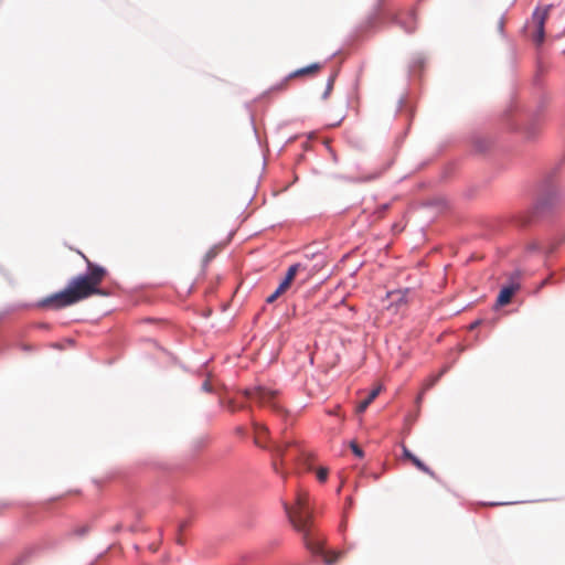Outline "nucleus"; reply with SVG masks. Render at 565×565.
<instances>
[{"instance_id":"nucleus-1","label":"nucleus","mask_w":565,"mask_h":565,"mask_svg":"<svg viewBox=\"0 0 565 565\" xmlns=\"http://www.w3.org/2000/svg\"><path fill=\"white\" fill-rule=\"evenodd\" d=\"M87 265V273L78 275L71 279L67 287L53 294L42 300L43 307L52 309H62L72 306L81 300L98 295L104 296L105 292L100 289V284L107 275V270L93 263L85 254L78 252Z\"/></svg>"},{"instance_id":"nucleus-2","label":"nucleus","mask_w":565,"mask_h":565,"mask_svg":"<svg viewBox=\"0 0 565 565\" xmlns=\"http://www.w3.org/2000/svg\"><path fill=\"white\" fill-rule=\"evenodd\" d=\"M385 21L399 25L408 33L416 29V17L414 10L404 12L388 4L385 0H377L373 10L366 15L362 28L363 30H370Z\"/></svg>"},{"instance_id":"nucleus-3","label":"nucleus","mask_w":565,"mask_h":565,"mask_svg":"<svg viewBox=\"0 0 565 565\" xmlns=\"http://www.w3.org/2000/svg\"><path fill=\"white\" fill-rule=\"evenodd\" d=\"M285 511L294 527L303 535L307 541L311 532V512L308 508V493L299 490L294 507L284 503Z\"/></svg>"},{"instance_id":"nucleus-4","label":"nucleus","mask_w":565,"mask_h":565,"mask_svg":"<svg viewBox=\"0 0 565 565\" xmlns=\"http://www.w3.org/2000/svg\"><path fill=\"white\" fill-rule=\"evenodd\" d=\"M245 395L250 401L256 402L260 406L271 408L276 413H285L284 407L278 401V392L263 386H256L245 391Z\"/></svg>"},{"instance_id":"nucleus-5","label":"nucleus","mask_w":565,"mask_h":565,"mask_svg":"<svg viewBox=\"0 0 565 565\" xmlns=\"http://www.w3.org/2000/svg\"><path fill=\"white\" fill-rule=\"evenodd\" d=\"M321 268V265H310L307 263H297L291 265L281 284L285 285L288 289L290 288L292 281L296 279L297 275L301 276L300 282L306 284L311 277H313Z\"/></svg>"},{"instance_id":"nucleus-6","label":"nucleus","mask_w":565,"mask_h":565,"mask_svg":"<svg viewBox=\"0 0 565 565\" xmlns=\"http://www.w3.org/2000/svg\"><path fill=\"white\" fill-rule=\"evenodd\" d=\"M321 268V265H310L307 263H297L291 265L281 284L285 285L288 289L290 288L292 281L296 279L297 275L301 276L300 282L306 284L311 277H313Z\"/></svg>"},{"instance_id":"nucleus-7","label":"nucleus","mask_w":565,"mask_h":565,"mask_svg":"<svg viewBox=\"0 0 565 565\" xmlns=\"http://www.w3.org/2000/svg\"><path fill=\"white\" fill-rule=\"evenodd\" d=\"M321 268V265H310L307 263H297L291 265L281 284L285 285L288 289L290 288L292 281L296 279L297 275L301 276L300 282L306 284L311 277H313Z\"/></svg>"},{"instance_id":"nucleus-8","label":"nucleus","mask_w":565,"mask_h":565,"mask_svg":"<svg viewBox=\"0 0 565 565\" xmlns=\"http://www.w3.org/2000/svg\"><path fill=\"white\" fill-rule=\"evenodd\" d=\"M550 10H551V6H547L543 9H537L534 11L533 17H532L533 23L535 24V31L533 33V41L539 45L542 44L544 41V35H545L544 24L548 17Z\"/></svg>"},{"instance_id":"nucleus-9","label":"nucleus","mask_w":565,"mask_h":565,"mask_svg":"<svg viewBox=\"0 0 565 565\" xmlns=\"http://www.w3.org/2000/svg\"><path fill=\"white\" fill-rule=\"evenodd\" d=\"M408 289L390 291L387 294V298L391 301L388 308H393L394 312H397L401 307L406 306V303L408 302Z\"/></svg>"},{"instance_id":"nucleus-10","label":"nucleus","mask_w":565,"mask_h":565,"mask_svg":"<svg viewBox=\"0 0 565 565\" xmlns=\"http://www.w3.org/2000/svg\"><path fill=\"white\" fill-rule=\"evenodd\" d=\"M519 289L520 284L516 281H512L508 286L502 287L498 295L497 305L502 307L510 303L512 297Z\"/></svg>"},{"instance_id":"nucleus-11","label":"nucleus","mask_w":565,"mask_h":565,"mask_svg":"<svg viewBox=\"0 0 565 565\" xmlns=\"http://www.w3.org/2000/svg\"><path fill=\"white\" fill-rule=\"evenodd\" d=\"M321 68H322L321 64L313 63L306 67L296 70L295 72L290 73L289 76L280 84V87L286 88L288 86L289 79H291V78L299 77V76L313 75V74H317Z\"/></svg>"},{"instance_id":"nucleus-12","label":"nucleus","mask_w":565,"mask_h":565,"mask_svg":"<svg viewBox=\"0 0 565 565\" xmlns=\"http://www.w3.org/2000/svg\"><path fill=\"white\" fill-rule=\"evenodd\" d=\"M276 455L280 458V463L284 465L287 459L296 460L298 458V451H295L288 444L285 448L277 447Z\"/></svg>"},{"instance_id":"nucleus-13","label":"nucleus","mask_w":565,"mask_h":565,"mask_svg":"<svg viewBox=\"0 0 565 565\" xmlns=\"http://www.w3.org/2000/svg\"><path fill=\"white\" fill-rule=\"evenodd\" d=\"M380 392H381V387L380 386L373 388L369 393V395L363 401L360 402V404L356 407V412L358 413L365 412V409L369 407V405L379 396Z\"/></svg>"},{"instance_id":"nucleus-14","label":"nucleus","mask_w":565,"mask_h":565,"mask_svg":"<svg viewBox=\"0 0 565 565\" xmlns=\"http://www.w3.org/2000/svg\"><path fill=\"white\" fill-rule=\"evenodd\" d=\"M411 461L420 471L429 475L430 477H435V472L428 466H426L420 459H418L416 456L412 457Z\"/></svg>"},{"instance_id":"nucleus-15","label":"nucleus","mask_w":565,"mask_h":565,"mask_svg":"<svg viewBox=\"0 0 565 565\" xmlns=\"http://www.w3.org/2000/svg\"><path fill=\"white\" fill-rule=\"evenodd\" d=\"M411 461L420 471L429 475L430 477H435V472L428 466H426L420 459H418L416 456L412 457Z\"/></svg>"},{"instance_id":"nucleus-16","label":"nucleus","mask_w":565,"mask_h":565,"mask_svg":"<svg viewBox=\"0 0 565 565\" xmlns=\"http://www.w3.org/2000/svg\"><path fill=\"white\" fill-rule=\"evenodd\" d=\"M288 290V288L282 285L281 282L279 284V286L277 287V289L267 297L266 299V302L267 303H273L275 302L281 295H284L286 291Z\"/></svg>"},{"instance_id":"nucleus-17","label":"nucleus","mask_w":565,"mask_h":565,"mask_svg":"<svg viewBox=\"0 0 565 565\" xmlns=\"http://www.w3.org/2000/svg\"><path fill=\"white\" fill-rule=\"evenodd\" d=\"M288 290V288L282 285L281 282L279 284V286L277 287V289L267 297L266 299V302L267 303H273L275 302L281 295H284L286 291Z\"/></svg>"},{"instance_id":"nucleus-18","label":"nucleus","mask_w":565,"mask_h":565,"mask_svg":"<svg viewBox=\"0 0 565 565\" xmlns=\"http://www.w3.org/2000/svg\"><path fill=\"white\" fill-rule=\"evenodd\" d=\"M288 290V288L282 285L281 282L279 284V286L277 287V289L267 297L266 299V302L267 303H273L275 302L281 295H284L286 291Z\"/></svg>"},{"instance_id":"nucleus-19","label":"nucleus","mask_w":565,"mask_h":565,"mask_svg":"<svg viewBox=\"0 0 565 565\" xmlns=\"http://www.w3.org/2000/svg\"><path fill=\"white\" fill-rule=\"evenodd\" d=\"M288 290V288L282 285L281 282L279 284V286L277 287V289L267 297L266 299V302L267 303H273L275 302L281 295H284L286 291Z\"/></svg>"},{"instance_id":"nucleus-20","label":"nucleus","mask_w":565,"mask_h":565,"mask_svg":"<svg viewBox=\"0 0 565 565\" xmlns=\"http://www.w3.org/2000/svg\"><path fill=\"white\" fill-rule=\"evenodd\" d=\"M288 290V288L282 285L281 282L279 284V286L277 287V289L267 297L266 299V302L267 303H273L275 302L281 295H284L286 291Z\"/></svg>"},{"instance_id":"nucleus-21","label":"nucleus","mask_w":565,"mask_h":565,"mask_svg":"<svg viewBox=\"0 0 565 565\" xmlns=\"http://www.w3.org/2000/svg\"><path fill=\"white\" fill-rule=\"evenodd\" d=\"M288 290V288L282 285L281 282L279 284V286L277 287V289L267 297L266 299V302L267 303H273L275 302L281 295H284L286 291Z\"/></svg>"},{"instance_id":"nucleus-22","label":"nucleus","mask_w":565,"mask_h":565,"mask_svg":"<svg viewBox=\"0 0 565 565\" xmlns=\"http://www.w3.org/2000/svg\"><path fill=\"white\" fill-rule=\"evenodd\" d=\"M343 552H327L323 555V559L326 564L332 565L334 564L339 558L343 556Z\"/></svg>"},{"instance_id":"nucleus-23","label":"nucleus","mask_w":565,"mask_h":565,"mask_svg":"<svg viewBox=\"0 0 565 565\" xmlns=\"http://www.w3.org/2000/svg\"><path fill=\"white\" fill-rule=\"evenodd\" d=\"M334 79H335V74H334V75H332V76L329 78L328 83H327V88H326V90H324V93H323V95H322V98H323V99H327V98L329 97V95L331 94V92H332V89H333V85H334Z\"/></svg>"},{"instance_id":"nucleus-24","label":"nucleus","mask_w":565,"mask_h":565,"mask_svg":"<svg viewBox=\"0 0 565 565\" xmlns=\"http://www.w3.org/2000/svg\"><path fill=\"white\" fill-rule=\"evenodd\" d=\"M441 374H443V372H441V373H439V374H437V375H435V376L429 377V379L426 381V383L424 384L423 390H424V391H427V390L431 388V387H433V386L438 382V380H439V377H440V375H441Z\"/></svg>"},{"instance_id":"nucleus-25","label":"nucleus","mask_w":565,"mask_h":565,"mask_svg":"<svg viewBox=\"0 0 565 565\" xmlns=\"http://www.w3.org/2000/svg\"><path fill=\"white\" fill-rule=\"evenodd\" d=\"M329 470L324 467H321L317 470V478L320 482H324L328 478Z\"/></svg>"},{"instance_id":"nucleus-26","label":"nucleus","mask_w":565,"mask_h":565,"mask_svg":"<svg viewBox=\"0 0 565 565\" xmlns=\"http://www.w3.org/2000/svg\"><path fill=\"white\" fill-rule=\"evenodd\" d=\"M351 449L356 457L363 456L362 449L355 443H351Z\"/></svg>"},{"instance_id":"nucleus-27","label":"nucleus","mask_w":565,"mask_h":565,"mask_svg":"<svg viewBox=\"0 0 565 565\" xmlns=\"http://www.w3.org/2000/svg\"><path fill=\"white\" fill-rule=\"evenodd\" d=\"M403 455L408 460H412V457H415L406 447H403Z\"/></svg>"},{"instance_id":"nucleus-28","label":"nucleus","mask_w":565,"mask_h":565,"mask_svg":"<svg viewBox=\"0 0 565 565\" xmlns=\"http://www.w3.org/2000/svg\"><path fill=\"white\" fill-rule=\"evenodd\" d=\"M329 415L340 416L339 414V407H335L334 409L328 411Z\"/></svg>"},{"instance_id":"nucleus-29","label":"nucleus","mask_w":565,"mask_h":565,"mask_svg":"<svg viewBox=\"0 0 565 565\" xmlns=\"http://www.w3.org/2000/svg\"><path fill=\"white\" fill-rule=\"evenodd\" d=\"M273 465H274V469H275L276 471H278V468H277V461H276V460L274 461V463H273Z\"/></svg>"},{"instance_id":"nucleus-30","label":"nucleus","mask_w":565,"mask_h":565,"mask_svg":"<svg viewBox=\"0 0 565 565\" xmlns=\"http://www.w3.org/2000/svg\"><path fill=\"white\" fill-rule=\"evenodd\" d=\"M203 387H204L206 391H209V390H210V388H209V384H207V383H204Z\"/></svg>"}]
</instances>
